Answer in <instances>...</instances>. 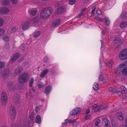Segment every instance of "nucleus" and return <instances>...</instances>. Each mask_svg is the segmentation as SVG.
Masks as SVG:
<instances>
[{
	"label": "nucleus",
	"instance_id": "20",
	"mask_svg": "<svg viewBox=\"0 0 127 127\" xmlns=\"http://www.w3.org/2000/svg\"><path fill=\"white\" fill-rule=\"evenodd\" d=\"M121 39L119 37H117L115 38L114 40V43L116 45L119 43Z\"/></svg>",
	"mask_w": 127,
	"mask_h": 127
},
{
	"label": "nucleus",
	"instance_id": "3",
	"mask_svg": "<svg viewBox=\"0 0 127 127\" xmlns=\"http://www.w3.org/2000/svg\"><path fill=\"white\" fill-rule=\"evenodd\" d=\"M9 113L11 119L14 120L16 116V111L15 108L12 106H10L9 108Z\"/></svg>",
	"mask_w": 127,
	"mask_h": 127
},
{
	"label": "nucleus",
	"instance_id": "64",
	"mask_svg": "<svg viewBox=\"0 0 127 127\" xmlns=\"http://www.w3.org/2000/svg\"><path fill=\"white\" fill-rule=\"evenodd\" d=\"M124 63L125 64L126 66H127V60L126 61H125Z\"/></svg>",
	"mask_w": 127,
	"mask_h": 127
},
{
	"label": "nucleus",
	"instance_id": "28",
	"mask_svg": "<svg viewBox=\"0 0 127 127\" xmlns=\"http://www.w3.org/2000/svg\"><path fill=\"white\" fill-rule=\"evenodd\" d=\"M127 16V14L126 12H122L121 14L120 15V16L122 19H124Z\"/></svg>",
	"mask_w": 127,
	"mask_h": 127
},
{
	"label": "nucleus",
	"instance_id": "44",
	"mask_svg": "<svg viewBox=\"0 0 127 127\" xmlns=\"http://www.w3.org/2000/svg\"><path fill=\"white\" fill-rule=\"evenodd\" d=\"M3 24V21L2 19L0 18V27H1Z\"/></svg>",
	"mask_w": 127,
	"mask_h": 127
},
{
	"label": "nucleus",
	"instance_id": "58",
	"mask_svg": "<svg viewBox=\"0 0 127 127\" xmlns=\"http://www.w3.org/2000/svg\"><path fill=\"white\" fill-rule=\"evenodd\" d=\"M65 121L66 122L64 123V124H67V122H69V120L68 119H67L65 120Z\"/></svg>",
	"mask_w": 127,
	"mask_h": 127
},
{
	"label": "nucleus",
	"instance_id": "43",
	"mask_svg": "<svg viewBox=\"0 0 127 127\" xmlns=\"http://www.w3.org/2000/svg\"><path fill=\"white\" fill-rule=\"evenodd\" d=\"M96 13L98 15H100L102 14L101 10L99 9H97Z\"/></svg>",
	"mask_w": 127,
	"mask_h": 127
},
{
	"label": "nucleus",
	"instance_id": "42",
	"mask_svg": "<svg viewBox=\"0 0 127 127\" xmlns=\"http://www.w3.org/2000/svg\"><path fill=\"white\" fill-rule=\"evenodd\" d=\"M104 77L103 76V75H100L99 76V80L100 81H102L104 80Z\"/></svg>",
	"mask_w": 127,
	"mask_h": 127
},
{
	"label": "nucleus",
	"instance_id": "23",
	"mask_svg": "<svg viewBox=\"0 0 127 127\" xmlns=\"http://www.w3.org/2000/svg\"><path fill=\"white\" fill-rule=\"evenodd\" d=\"M34 80L33 78H31L30 80L29 81V86L30 87H32V86Z\"/></svg>",
	"mask_w": 127,
	"mask_h": 127
},
{
	"label": "nucleus",
	"instance_id": "54",
	"mask_svg": "<svg viewBox=\"0 0 127 127\" xmlns=\"http://www.w3.org/2000/svg\"><path fill=\"white\" fill-rule=\"evenodd\" d=\"M76 109L77 110V111L78 113H79L81 110V109L80 108L78 107Z\"/></svg>",
	"mask_w": 127,
	"mask_h": 127
},
{
	"label": "nucleus",
	"instance_id": "18",
	"mask_svg": "<svg viewBox=\"0 0 127 127\" xmlns=\"http://www.w3.org/2000/svg\"><path fill=\"white\" fill-rule=\"evenodd\" d=\"M29 25V23L28 22H27L24 24L22 27V29L24 30H25L27 29Z\"/></svg>",
	"mask_w": 127,
	"mask_h": 127
},
{
	"label": "nucleus",
	"instance_id": "7",
	"mask_svg": "<svg viewBox=\"0 0 127 127\" xmlns=\"http://www.w3.org/2000/svg\"><path fill=\"white\" fill-rule=\"evenodd\" d=\"M20 54L19 53L15 54L10 59V61L11 63H13L20 56Z\"/></svg>",
	"mask_w": 127,
	"mask_h": 127
},
{
	"label": "nucleus",
	"instance_id": "48",
	"mask_svg": "<svg viewBox=\"0 0 127 127\" xmlns=\"http://www.w3.org/2000/svg\"><path fill=\"white\" fill-rule=\"evenodd\" d=\"M124 89L122 90L123 92L127 94V89L125 88L124 87Z\"/></svg>",
	"mask_w": 127,
	"mask_h": 127
},
{
	"label": "nucleus",
	"instance_id": "55",
	"mask_svg": "<svg viewBox=\"0 0 127 127\" xmlns=\"http://www.w3.org/2000/svg\"><path fill=\"white\" fill-rule=\"evenodd\" d=\"M104 127H111L110 123L107 124L105 126H104Z\"/></svg>",
	"mask_w": 127,
	"mask_h": 127
},
{
	"label": "nucleus",
	"instance_id": "63",
	"mask_svg": "<svg viewBox=\"0 0 127 127\" xmlns=\"http://www.w3.org/2000/svg\"><path fill=\"white\" fill-rule=\"evenodd\" d=\"M106 31L105 30H103L102 31V34H104L105 33Z\"/></svg>",
	"mask_w": 127,
	"mask_h": 127
},
{
	"label": "nucleus",
	"instance_id": "24",
	"mask_svg": "<svg viewBox=\"0 0 127 127\" xmlns=\"http://www.w3.org/2000/svg\"><path fill=\"white\" fill-rule=\"evenodd\" d=\"M99 88V85L97 83H95L94 84V86L93 87V88L94 90L95 91H97Z\"/></svg>",
	"mask_w": 127,
	"mask_h": 127
},
{
	"label": "nucleus",
	"instance_id": "59",
	"mask_svg": "<svg viewBox=\"0 0 127 127\" xmlns=\"http://www.w3.org/2000/svg\"><path fill=\"white\" fill-rule=\"evenodd\" d=\"M39 88H41L43 86V85L40 84H37Z\"/></svg>",
	"mask_w": 127,
	"mask_h": 127
},
{
	"label": "nucleus",
	"instance_id": "21",
	"mask_svg": "<svg viewBox=\"0 0 127 127\" xmlns=\"http://www.w3.org/2000/svg\"><path fill=\"white\" fill-rule=\"evenodd\" d=\"M8 86L10 90H11L13 89L14 88V86L12 82L8 83Z\"/></svg>",
	"mask_w": 127,
	"mask_h": 127
},
{
	"label": "nucleus",
	"instance_id": "47",
	"mask_svg": "<svg viewBox=\"0 0 127 127\" xmlns=\"http://www.w3.org/2000/svg\"><path fill=\"white\" fill-rule=\"evenodd\" d=\"M37 12L36 10L34 11H31V13L33 15H34Z\"/></svg>",
	"mask_w": 127,
	"mask_h": 127
},
{
	"label": "nucleus",
	"instance_id": "14",
	"mask_svg": "<svg viewBox=\"0 0 127 127\" xmlns=\"http://www.w3.org/2000/svg\"><path fill=\"white\" fill-rule=\"evenodd\" d=\"M61 20L60 19H58L55 20L53 23L52 25L53 27H54L58 26L60 23Z\"/></svg>",
	"mask_w": 127,
	"mask_h": 127
},
{
	"label": "nucleus",
	"instance_id": "53",
	"mask_svg": "<svg viewBox=\"0 0 127 127\" xmlns=\"http://www.w3.org/2000/svg\"><path fill=\"white\" fill-rule=\"evenodd\" d=\"M117 93H118V94L120 96H122V92L121 91H118Z\"/></svg>",
	"mask_w": 127,
	"mask_h": 127
},
{
	"label": "nucleus",
	"instance_id": "52",
	"mask_svg": "<svg viewBox=\"0 0 127 127\" xmlns=\"http://www.w3.org/2000/svg\"><path fill=\"white\" fill-rule=\"evenodd\" d=\"M92 11L95 12V10L96 9V7L95 6H93L92 7Z\"/></svg>",
	"mask_w": 127,
	"mask_h": 127
},
{
	"label": "nucleus",
	"instance_id": "62",
	"mask_svg": "<svg viewBox=\"0 0 127 127\" xmlns=\"http://www.w3.org/2000/svg\"><path fill=\"white\" fill-rule=\"evenodd\" d=\"M94 111H95L96 112L98 111V110L97 107L95 108Z\"/></svg>",
	"mask_w": 127,
	"mask_h": 127
},
{
	"label": "nucleus",
	"instance_id": "35",
	"mask_svg": "<svg viewBox=\"0 0 127 127\" xmlns=\"http://www.w3.org/2000/svg\"><path fill=\"white\" fill-rule=\"evenodd\" d=\"M5 30L3 29H0V36L2 35L5 33Z\"/></svg>",
	"mask_w": 127,
	"mask_h": 127
},
{
	"label": "nucleus",
	"instance_id": "9",
	"mask_svg": "<svg viewBox=\"0 0 127 127\" xmlns=\"http://www.w3.org/2000/svg\"><path fill=\"white\" fill-rule=\"evenodd\" d=\"M23 70V67L21 66H18L17 67L16 69L15 70V73L16 75L19 74L21 73Z\"/></svg>",
	"mask_w": 127,
	"mask_h": 127
},
{
	"label": "nucleus",
	"instance_id": "8",
	"mask_svg": "<svg viewBox=\"0 0 127 127\" xmlns=\"http://www.w3.org/2000/svg\"><path fill=\"white\" fill-rule=\"evenodd\" d=\"M13 101L16 104L20 102V96L18 94L15 95L14 96Z\"/></svg>",
	"mask_w": 127,
	"mask_h": 127
},
{
	"label": "nucleus",
	"instance_id": "30",
	"mask_svg": "<svg viewBox=\"0 0 127 127\" xmlns=\"http://www.w3.org/2000/svg\"><path fill=\"white\" fill-rule=\"evenodd\" d=\"M2 38L3 40L6 42L8 41L9 39V37L8 36L6 35L3 36L2 37Z\"/></svg>",
	"mask_w": 127,
	"mask_h": 127
},
{
	"label": "nucleus",
	"instance_id": "16",
	"mask_svg": "<svg viewBox=\"0 0 127 127\" xmlns=\"http://www.w3.org/2000/svg\"><path fill=\"white\" fill-rule=\"evenodd\" d=\"M35 122V123L40 124L41 122V118L39 115H38L36 116Z\"/></svg>",
	"mask_w": 127,
	"mask_h": 127
},
{
	"label": "nucleus",
	"instance_id": "11",
	"mask_svg": "<svg viewBox=\"0 0 127 127\" xmlns=\"http://www.w3.org/2000/svg\"><path fill=\"white\" fill-rule=\"evenodd\" d=\"M9 11L8 8L6 7H4L0 9V12L3 14L8 13Z\"/></svg>",
	"mask_w": 127,
	"mask_h": 127
},
{
	"label": "nucleus",
	"instance_id": "41",
	"mask_svg": "<svg viewBox=\"0 0 127 127\" xmlns=\"http://www.w3.org/2000/svg\"><path fill=\"white\" fill-rule=\"evenodd\" d=\"M126 66L124 63H121V64H120L119 66V67L121 68V69L122 68H123Z\"/></svg>",
	"mask_w": 127,
	"mask_h": 127
},
{
	"label": "nucleus",
	"instance_id": "25",
	"mask_svg": "<svg viewBox=\"0 0 127 127\" xmlns=\"http://www.w3.org/2000/svg\"><path fill=\"white\" fill-rule=\"evenodd\" d=\"M40 34V31H37L35 32L33 34V37H38Z\"/></svg>",
	"mask_w": 127,
	"mask_h": 127
},
{
	"label": "nucleus",
	"instance_id": "45",
	"mask_svg": "<svg viewBox=\"0 0 127 127\" xmlns=\"http://www.w3.org/2000/svg\"><path fill=\"white\" fill-rule=\"evenodd\" d=\"M111 123L113 127H117V126L115 121H111Z\"/></svg>",
	"mask_w": 127,
	"mask_h": 127
},
{
	"label": "nucleus",
	"instance_id": "31",
	"mask_svg": "<svg viewBox=\"0 0 127 127\" xmlns=\"http://www.w3.org/2000/svg\"><path fill=\"white\" fill-rule=\"evenodd\" d=\"M122 72L124 75H127V67L124 68L123 69Z\"/></svg>",
	"mask_w": 127,
	"mask_h": 127
},
{
	"label": "nucleus",
	"instance_id": "34",
	"mask_svg": "<svg viewBox=\"0 0 127 127\" xmlns=\"http://www.w3.org/2000/svg\"><path fill=\"white\" fill-rule=\"evenodd\" d=\"M20 48L23 51H25V44L24 43H23L21 45Z\"/></svg>",
	"mask_w": 127,
	"mask_h": 127
},
{
	"label": "nucleus",
	"instance_id": "39",
	"mask_svg": "<svg viewBox=\"0 0 127 127\" xmlns=\"http://www.w3.org/2000/svg\"><path fill=\"white\" fill-rule=\"evenodd\" d=\"M121 69H122L121 68L119 67L118 69L116 71L115 73L117 74H118L120 73L121 71Z\"/></svg>",
	"mask_w": 127,
	"mask_h": 127
},
{
	"label": "nucleus",
	"instance_id": "12",
	"mask_svg": "<svg viewBox=\"0 0 127 127\" xmlns=\"http://www.w3.org/2000/svg\"><path fill=\"white\" fill-rule=\"evenodd\" d=\"M51 90V86H48L46 87L44 90V93L46 94H48Z\"/></svg>",
	"mask_w": 127,
	"mask_h": 127
},
{
	"label": "nucleus",
	"instance_id": "40",
	"mask_svg": "<svg viewBox=\"0 0 127 127\" xmlns=\"http://www.w3.org/2000/svg\"><path fill=\"white\" fill-rule=\"evenodd\" d=\"M16 29L15 27L12 28L11 29L10 31V32L11 33H13V32H15L16 31Z\"/></svg>",
	"mask_w": 127,
	"mask_h": 127
},
{
	"label": "nucleus",
	"instance_id": "10",
	"mask_svg": "<svg viewBox=\"0 0 127 127\" xmlns=\"http://www.w3.org/2000/svg\"><path fill=\"white\" fill-rule=\"evenodd\" d=\"M47 14L46 13L44 10L43 9L40 14V17L41 18L45 19L48 17Z\"/></svg>",
	"mask_w": 127,
	"mask_h": 127
},
{
	"label": "nucleus",
	"instance_id": "51",
	"mask_svg": "<svg viewBox=\"0 0 127 127\" xmlns=\"http://www.w3.org/2000/svg\"><path fill=\"white\" fill-rule=\"evenodd\" d=\"M97 107V105L95 104L93 105L92 106L91 108L92 109H94L95 108Z\"/></svg>",
	"mask_w": 127,
	"mask_h": 127
},
{
	"label": "nucleus",
	"instance_id": "26",
	"mask_svg": "<svg viewBox=\"0 0 127 127\" xmlns=\"http://www.w3.org/2000/svg\"><path fill=\"white\" fill-rule=\"evenodd\" d=\"M127 22H124L121 23L120 25V27L122 28H124L127 25Z\"/></svg>",
	"mask_w": 127,
	"mask_h": 127
},
{
	"label": "nucleus",
	"instance_id": "37",
	"mask_svg": "<svg viewBox=\"0 0 127 127\" xmlns=\"http://www.w3.org/2000/svg\"><path fill=\"white\" fill-rule=\"evenodd\" d=\"M5 65V64L4 62H0V68H3Z\"/></svg>",
	"mask_w": 127,
	"mask_h": 127
},
{
	"label": "nucleus",
	"instance_id": "29",
	"mask_svg": "<svg viewBox=\"0 0 127 127\" xmlns=\"http://www.w3.org/2000/svg\"><path fill=\"white\" fill-rule=\"evenodd\" d=\"M29 118L31 120H34V113H30Z\"/></svg>",
	"mask_w": 127,
	"mask_h": 127
},
{
	"label": "nucleus",
	"instance_id": "60",
	"mask_svg": "<svg viewBox=\"0 0 127 127\" xmlns=\"http://www.w3.org/2000/svg\"><path fill=\"white\" fill-rule=\"evenodd\" d=\"M90 115H85V117L86 118L89 119L90 118Z\"/></svg>",
	"mask_w": 127,
	"mask_h": 127
},
{
	"label": "nucleus",
	"instance_id": "57",
	"mask_svg": "<svg viewBox=\"0 0 127 127\" xmlns=\"http://www.w3.org/2000/svg\"><path fill=\"white\" fill-rule=\"evenodd\" d=\"M90 112V110L88 109H87L86 111V114H88Z\"/></svg>",
	"mask_w": 127,
	"mask_h": 127
},
{
	"label": "nucleus",
	"instance_id": "33",
	"mask_svg": "<svg viewBox=\"0 0 127 127\" xmlns=\"http://www.w3.org/2000/svg\"><path fill=\"white\" fill-rule=\"evenodd\" d=\"M9 2V0H3L2 3L4 5H7L8 4Z\"/></svg>",
	"mask_w": 127,
	"mask_h": 127
},
{
	"label": "nucleus",
	"instance_id": "50",
	"mask_svg": "<svg viewBox=\"0 0 127 127\" xmlns=\"http://www.w3.org/2000/svg\"><path fill=\"white\" fill-rule=\"evenodd\" d=\"M12 3L16 4L17 2V0H10Z\"/></svg>",
	"mask_w": 127,
	"mask_h": 127
},
{
	"label": "nucleus",
	"instance_id": "22",
	"mask_svg": "<svg viewBox=\"0 0 127 127\" xmlns=\"http://www.w3.org/2000/svg\"><path fill=\"white\" fill-rule=\"evenodd\" d=\"M70 114L72 116H74L77 115L78 114L77 110L76 109H73L72 111H71L70 112Z\"/></svg>",
	"mask_w": 127,
	"mask_h": 127
},
{
	"label": "nucleus",
	"instance_id": "4",
	"mask_svg": "<svg viewBox=\"0 0 127 127\" xmlns=\"http://www.w3.org/2000/svg\"><path fill=\"white\" fill-rule=\"evenodd\" d=\"M1 99L2 104L3 105H5L7 100V95L5 92L2 93Z\"/></svg>",
	"mask_w": 127,
	"mask_h": 127
},
{
	"label": "nucleus",
	"instance_id": "2",
	"mask_svg": "<svg viewBox=\"0 0 127 127\" xmlns=\"http://www.w3.org/2000/svg\"><path fill=\"white\" fill-rule=\"evenodd\" d=\"M120 59L121 60H125L127 58V48L125 49L120 52L119 54Z\"/></svg>",
	"mask_w": 127,
	"mask_h": 127
},
{
	"label": "nucleus",
	"instance_id": "19",
	"mask_svg": "<svg viewBox=\"0 0 127 127\" xmlns=\"http://www.w3.org/2000/svg\"><path fill=\"white\" fill-rule=\"evenodd\" d=\"M65 9L64 8V7L62 6L60 7L59 8L57 9L58 12V14H60L62 12H63L64 11Z\"/></svg>",
	"mask_w": 127,
	"mask_h": 127
},
{
	"label": "nucleus",
	"instance_id": "38",
	"mask_svg": "<svg viewBox=\"0 0 127 127\" xmlns=\"http://www.w3.org/2000/svg\"><path fill=\"white\" fill-rule=\"evenodd\" d=\"M75 2V0H69V3L70 4L73 5L74 4Z\"/></svg>",
	"mask_w": 127,
	"mask_h": 127
},
{
	"label": "nucleus",
	"instance_id": "1",
	"mask_svg": "<svg viewBox=\"0 0 127 127\" xmlns=\"http://www.w3.org/2000/svg\"><path fill=\"white\" fill-rule=\"evenodd\" d=\"M29 79V75L27 73L21 74L19 77V81L21 84H23L27 82Z\"/></svg>",
	"mask_w": 127,
	"mask_h": 127
},
{
	"label": "nucleus",
	"instance_id": "46",
	"mask_svg": "<svg viewBox=\"0 0 127 127\" xmlns=\"http://www.w3.org/2000/svg\"><path fill=\"white\" fill-rule=\"evenodd\" d=\"M100 120L99 119H98L96 121L95 123V125L96 126H97L98 124L100 123Z\"/></svg>",
	"mask_w": 127,
	"mask_h": 127
},
{
	"label": "nucleus",
	"instance_id": "32",
	"mask_svg": "<svg viewBox=\"0 0 127 127\" xmlns=\"http://www.w3.org/2000/svg\"><path fill=\"white\" fill-rule=\"evenodd\" d=\"M108 90L109 91L114 93H115L116 91V90L112 87L109 88L108 89Z\"/></svg>",
	"mask_w": 127,
	"mask_h": 127
},
{
	"label": "nucleus",
	"instance_id": "6",
	"mask_svg": "<svg viewBox=\"0 0 127 127\" xmlns=\"http://www.w3.org/2000/svg\"><path fill=\"white\" fill-rule=\"evenodd\" d=\"M10 70L8 69H4L2 72V76L3 78H5L8 77L9 74Z\"/></svg>",
	"mask_w": 127,
	"mask_h": 127
},
{
	"label": "nucleus",
	"instance_id": "5",
	"mask_svg": "<svg viewBox=\"0 0 127 127\" xmlns=\"http://www.w3.org/2000/svg\"><path fill=\"white\" fill-rule=\"evenodd\" d=\"M43 10L47 14V16L49 17L52 14L53 11V8L52 7H49L45 8Z\"/></svg>",
	"mask_w": 127,
	"mask_h": 127
},
{
	"label": "nucleus",
	"instance_id": "15",
	"mask_svg": "<svg viewBox=\"0 0 127 127\" xmlns=\"http://www.w3.org/2000/svg\"><path fill=\"white\" fill-rule=\"evenodd\" d=\"M49 70L48 69H45L41 73L40 75V77H44L48 72Z\"/></svg>",
	"mask_w": 127,
	"mask_h": 127
},
{
	"label": "nucleus",
	"instance_id": "17",
	"mask_svg": "<svg viewBox=\"0 0 127 127\" xmlns=\"http://www.w3.org/2000/svg\"><path fill=\"white\" fill-rule=\"evenodd\" d=\"M102 124L103 126L106 125L107 124L110 123L108 120L105 118H103L102 119Z\"/></svg>",
	"mask_w": 127,
	"mask_h": 127
},
{
	"label": "nucleus",
	"instance_id": "56",
	"mask_svg": "<svg viewBox=\"0 0 127 127\" xmlns=\"http://www.w3.org/2000/svg\"><path fill=\"white\" fill-rule=\"evenodd\" d=\"M84 13L83 12H82L78 16V17H80L82 15H84Z\"/></svg>",
	"mask_w": 127,
	"mask_h": 127
},
{
	"label": "nucleus",
	"instance_id": "61",
	"mask_svg": "<svg viewBox=\"0 0 127 127\" xmlns=\"http://www.w3.org/2000/svg\"><path fill=\"white\" fill-rule=\"evenodd\" d=\"M97 107L98 110V111H100L101 110L100 107H98V106H97Z\"/></svg>",
	"mask_w": 127,
	"mask_h": 127
},
{
	"label": "nucleus",
	"instance_id": "27",
	"mask_svg": "<svg viewBox=\"0 0 127 127\" xmlns=\"http://www.w3.org/2000/svg\"><path fill=\"white\" fill-rule=\"evenodd\" d=\"M104 19L105 20V24L107 26L109 25L110 24V21L108 19L105 17L104 18Z\"/></svg>",
	"mask_w": 127,
	"mask_h": 127
},
{
	"label": "nucleus",
	"instance_id": "49",
	"mask_svg": "<svg viewBox=\"0 0 127 127\" xmlns=\"http://www.w3.org/2000/svg\"><path fill=\"white\" fill-rule=\"evenodd\" d=\"M109 63V67L111 66L113 64V62L112 61H110L108 62Z\"/></svg>",
	"mask_w": 127,
	"mask_h": 127
},
{
	"label": "nucleus",
	"instance_id": "13",
	"mask_svg": "<svg viewBox=\"0 0 127 127\" xmlns=\"http://www.w3.org/2000/svg\"><path fill=\"white\" fill-rule=\"evenodd\" d=\"M116 116L118 119L119 120H123V117L121 112H117L116 114Z\"/></svg>",
	"mask_w": 127,
	"mask_h": 127
},
{
	"label": "nucleus",
	"instance_id": "36",
	"mask_svg": "<svg viewBox=\"0 0 127 127\" xmlns=\"http://www.w3.org/2000/svg\"><path fill=\"white\" fill-rule=\"evenodd\" d=\"M39 20V19L38 17H37L33 18V20L35 22H38Z\"/></svg>",
	"mask_w": 127,
	"mask_h": 127
}]
</instances>
